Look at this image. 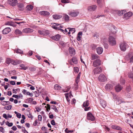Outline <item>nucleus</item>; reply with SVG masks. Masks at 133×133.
<instances>
[{"label": "nucleus", "instance_id": "49530a36", "mask_svg": "<svg viewBox=\"0 0 133 133\" xmlns=\"http://www.w3.org/2000/svg\"><path fill=\"white\" fill-rule=\"evenodd\" d=\"M131 90L130 86L129 85L127 87L126 89V90L128 92H129Z\"/></svg>", "mask_w": 133, "mask_h": 133}, {"label": "nucleus", "instance_id": "412c9836", "mask_svg": "<svg viewBox=\"0 0 133 133\" xmlns=\"http://www.w3.org/2000/svg\"><path fill=\"white\" fill-rule=\"evenodd\" d=\"M97 53L99 55L101 54L103 51V49L101 47H98L96 49Z\"/></svg>", "mask_w": 133, "mask_h": 133}, {"label": "nucleus", "instance_id": "774afa93", "mask_svg": "<svg viewBox=\"0 0 133 133\" xmlns=\"http://www.w3.org/2000/svg\"><path fill=\"white\" fill-rule=\"evenodd\" d=\"M0 131L3 133L4 132V129L2 127H0Z\"/></svg>", "mask_w": 133, "mask_h": 133}, {"label": "nucleus", "instance_id": "f8f14e48", "mask_svg": "<svg viewBox=\"0 0 133 133\" xmlns=\"http://www.w3.org/2000/svg\"><path fill=\"white\" fill-rule=\"evenodd\" d=\"M69 51L70 55L71 56H74L75 54V51L74 49L73 48H69Z\"/></svg>", "mask_w": 133, "mask_h": 133}, {"label": "nucleus", "instance_id": "6e6d98bb", "mask_svg": "<svg viewBox=\"0 0 133 133\" xmlns=\"http://www.w3.org/2000/svg\"><path fill=\"white\" fill-rule=\"evenodd\" d=\"M12 22H11L8 21L6 23L5 25H10L11 26V25H12L11 24L12 23Z\"/></svg>", "mask_w": 133, "mask_h": 133}, {"label": "nucleus", "instance_id": "3c124183", "mask_svg": "<svg viewBox=\"0 0 133 133\" xmlns=\"http://www.w3.org/2000/svg\"><path fill=\"white\" fill-rule=\"evenodd\" d=\"M128 76L130 78H133V73L131 72L129 73Z\"/></svg>", "mask_w": 133, "mask_h": 133}, {"label": "nucleus", "instance_id": "9b49d317", "mask_svg": "<svg viewBox=\"0 0 133 133\" xmlns=\"http://www.w3.org/2000/svg\"><path fill=\"white\" fill-rule=\"evenodd\" d=\"M33 31L32 29L29 28H26L23 30L22 32L25 33H29L33 32Z\"/></svg>", "mask_w": 133, "mask_h": 133}, {"label": "nucleus", "instance_id": "864d4df0", "mask_svg": "<svg viewBox=\"0 0 133 133\" xmlns=\"http://www.w3.org/2000/svg\"><path fill=\"white\" fill-rule=\"evenodd\" d=\"M27 115L28 117L29 118H33L32 115L29 112Z\"/></svg>", "mask_w": 133, "mask_h": 133}, {"label": "nucleus", "instance_id": "b1692460", "mask_svg": "<svg viewBox=\"0 0 133 133\" xmlns=\"http://www.w3.org/2000/svg\"><path fill=\"white\" fill-rule=\"evenodd\" d=\"M112 95H113V98L116 101H118V102L120 101L121 102V99H120L119 97L116 95H115L113 93H112Z\"/></svg>", "mask_w": 133, "mask_h": 133}, {"label": "nucleus", "instance_id": "bf43d9fd", "mask_svg": "<svg viewBox=\"0 0 133 133\" xmlns=\"http://www.w3.org/2000/svg\"><path fill=\"white\" fill-rule=\"evenodd\" d=\"M42 130L44 131H46L47 130V128L44 127H42L41 128Z\"/></svg>", "mask_w": 133, "mask_h": 133}, {"label": "nucleus", "instance_id": "58836bf2", "mask_svg": "<svg viewBox=\"0 0 133 133\" xmlns=\"http://www.w3.org/2000/svg\"><path fill=\"white\" fill-rule=\"evenodd\" d=\"M33 7L31 5H29L26 6L27 9L28 10L30 11L33 8Z\"/></svg>", "mask_w": 133, "mask_h": 133}, {"label": "nucleus", "instance_id": "c03bdc74", "mask_svg": "<svg viewBox=\"0 0 133 133\" xmlns=\"http://www.w3.org/2000/svg\"><path fill=\"white\" fill-rule=\"evenodd\" d=\"M65 97H66V99L67 101L68 102H69L70 101V100L69 99L68 96V94H67V93L65 94Z\"/></svg>", "mask_w": 133, "mask_h": 133}, {"label": "nucleus", "instance_id": "ddd939ff", "mask_svg": "<svg viewBox=\"0 0 133 133\" xmlns=\"http://www.w3.org/2000/svg\"><path fill=\"white\" fill-rule=\"evenodd\" d=\"M110 30V31L114 34L116 33L117 31V28L113 25H112L111 26Z\"/></svg>", "mask_w": 133, "mask_h": 133}, {"label": "nucleus", "instance_id": "e433bc0d", "mask_svg": "<svg viewBox=\"0 0 133 133\" xmlns=\"http://www.w3.org/2000/svg\"><path fill=\"white\" fill-rule=\"evenodd\" d=\"M63 17L64 18L65 21H68L69 20V17L67 15L65 14H64Z\"/></svg>", "mask_w": 133, "mask_h": 133}, {"label": "nucleus", "instance_id": "603ef678", "mask_svg": "<svg viewBox=\"0 0 133 133\" xmlns=\"http://www.w3.org/2000/svg\"><path fill=\"white\" fill-rule=\"evenodd\" d=\"M38 119H36L34 122L33 125L35 126L38 123Z\"/></svg>", "mask_w": 133, "mask_h": 133}, {"label": "nucleus", "instance_id": "a211bd4d", "mask_svg": "<svg viewBox=\"0 0 133 133\" xmlns=\"http://www.w3.org/2000/svg\"><path fill=\"white\" fill-rule=\"evenodd\" d=\"M22 62V61L20 60L13 61H11V63L14 65H16L21 63Z\"/></svg>", "mask_w": 133, "mask_h": 133}, {"label": "nucleus", "instance_id": "f704fd0d", "mask_svg": "<svg viewBox=\"0 0 133 133\" xmlns=\"http://www.w3.org/2000/svg\"><path fill=\"white\" fill-rule=\"evenodd\" d=\"M61 86L58 85V84H55L54 87V88L55 90H58L61 89Z\"/></svg>", "mask_w": 133, "mask_h": 133}, {"label": "nucleus", "instance_id": "f03ea898", "mask_svg": "<svg viewBox=\"0 0 133 133\" xmlns=\"http://www.w3.org/2000/svg\"><path fill=\"white\" fill-rule=\"evenodd\" d=\"M108 41L109 44L111 45H114L116 44L115 39L111 36H109Z\"/></svg>", "mask_w": 133, "mask_h": 133}, {"label": "nucleus", "instance_id": "c85d7f7f", "mask_svg": "<svg viewBox=\"0 0 133 133\" xmlns=\"http://www.w3.org/2000/svg\"><path fill=\"white\" fill-rule=\"evenodd\" d=\"M53 17L55 19H59L62 17V16L58 15H53Z\"/></svg>", "mask_w": 133, "mask_h": 133}, {"label": "nucleus", "instance_id": "052dcab7", "mask_svg": "<svg viewBox=\"0 0 133 133\" xmlns=\"http://www.w3.org/2000/svg\"><path fill=\"white\" fill-rule=\"evenodd\" d=\"M23 5L22 3H19L18 5V6L19 8H22L23 7Z\"/></svg>", "mask_w": 133, "mask_h": 133}, {"label": "nucleus", "instance_id": "72a5a7b5", "mask_svg": "<svg viewBox=\"0 0 133 133\" xmlns=\"http://www.w3.org/2000/svg\"><path fill=\"white\" fill-rule=\"evenodd\" d=\"M12 106L11 105H9L7 106H5L4 107V108L7 110H10Z\"/></svg>", "mask_w": 133, "mask_h": 133}, {"label": "nucleus", "instance_id": "5fc2aeb1", "mask_svg": "<svg viewBox=\"0 0 133 133\" xmlns=\"http://www.w3.org/2000/svg\"><path fill=\"white\" fill-rule=\"evenodd\" d=\"M120 82L122 84H124L125 83V81L124 80L123 78H121L120 79Z\"/></svg>", "mask_w": 133, "mask_h": 133}, {"label": "nucleus", "instance_id": "0eeeda50", "mask_svg": "<svg viewBox=\"0 0 133 133\" xmlns=\"http://www.w3.org/2000/svg\"><path fill=\"white\" fill-rule=\"evenodd\" d=\"M87 118L88 120L93 121L95 119L94 116L90 112H89L87 114Z\"/></svg>", "mask_w": 133, "mask_h": 133}, {"label": "nucleus", "instance_id": "bb28decb", "mask_svg": "<svg viewBox=\"0 0 133 133\" xmlns=\"http://www.w3.org/2000/svg\"><path fill=\"white\" fill-rule=\"evenodd\" d=\"M40 14L43 15H49L50 13L46 11H42L40 12Z\"/></svg>", "mask_w": 133, "mask_h": 133}, {"label": "nucleus", "instance_id": "09e8293b", "mask_svg": "<svg viewBox=\"0 0 133 133\" xmlns=\"http://www.w3.org/2000/svg\"><path fill=\"white\" fill-rule=\"evenodd\" d=\"M12 91H13V92L14 93H15V94H16V91H20V89L19 88H18L17 89H13V90H12Z\"/></svg>", "mask_w": 133, "mask_h": 133}, {"label": "nucleus", "instance_id": "c9c22d12", "mask_svg": "<svg viewBox=\"0 0 133 133\" xmlns=\"http://www.w3.org/2000/svg\"><path fill=\"white\" fill-rule=\"evenodd\" d=\"M51 108L54 110L56 112H58V111L55 106L53 105H51Z\"/></svg>", "mask_w": 133, "mask_h": 133}, {"label": "nucleus", "instance_id": "9d476101", "mask_svg": "<svg viewBox=\"0 0 133 133\" xmlns=\"http://www.w3.org/2000/svg\"><path fill=\"white\" fill-rule=\"evenodd\" d=\"M78 14V12L75 11L70 12L68 14L69 15L73 17L76 16Z\"/></svg>", "mask_w": 133, "mask_h": 133}, {"label": "nucleus", "instance_id": "a878e982", "mask_svg": "<svg viewBox=\"0 0 133 133\" xmlns=\"http://www.w3.org/2000/svg\"><path fill=\"white\" fill-rule=\"evenodd\" d=\"M107 39H103V42L104 44V45L105 48L106 49L108 48V47L109 45L107 43Z\"/></svg>", "mask_w": 133, "mask_h": 133}, {"label": "nucleus", "instance_id": "2f4dec72", "mask_svg": "<svg viewBox=\"0 0 133 133\" xmlns=\"http://www.w3.org/2000/svg\"><path fill=\"white\" fill-rule=\"evenodd\" d=\"M82 34V32H78L77 37V39L78 41H79L81 40V37L80 35H81Z\"/></svg>", "mask_w": 133, "mask_h": 133}, {"label": "nucleus", "instance_id": "7c9ffc66", "mask_svg": "<svg viewBox=\"0 0 133 133\" xmlns=\"http://www.w3.org/2000/svg\"><path fill=\"white\" fill-rule=\"evenodd\" d=\"M15 32L16 35H21L22 34V31L18 29L16 30Z\"/></svg>", "mask_w": 133, "mask_h": 133}, {"label": "nucleus", "instance_id": "338daca9", "mask_svg": "<svg viewBox=\"0 0 133 133\" xmlns=\"http://www.w3.org/2000/svg\"><path fill=\"white\" fill-rule=\"evenodd\" d=\"M10 83L12 85H14L15 84V82L14 81H11L10 82Z\"/></svg>", "mask_w": 133, "mask_h": 133}, {"label": "nucleus", "instance_id": "a18cd8bd", "mask_svg": "<svg viewBox=\"0 0 133 133\" xmlns=\"http://www.w3.org/2000/svg\"><path fill=\"white\" fill-rule=\"evenodd\" d=\"M123 12H125V10H123L121 11H118V14L119 15H123Z\"/></svg>", "mask_w": 133, "mask_h": 133}, {"label": "nucleus", "instance_id": "c756f323", "mask_svg": "<svg viewBox=\"0 0 133 133\" xmlns=\"http://www.w3.org/2000/svg\"><path fill=\"white\" fill-rule=\"evenodd\" d=\"M89 105V103L88 100H87L84 102L83 103V105L85 107H88Z\"/></svg>", "mask_w": 133, "mask_h": 133}, {"label": "nucleus", "instance_id": "5701e85b", "mask_svg": "<svg viewBox=\"0 0 133 133\" xmlns=\"http://www.w3.org/2000/svg\"><path fill=\"white\" fill-rule=\"evenodd\" d=\"M100 104L103 108H105L107 105V103L105 101L103 100H100Z\"/></svg>", "mask_w": 133, "mask_h": 133}, {"label": "nucleus", "instance_id": "4c0bfd02", "mask_svg": "<svg viewBox=\"0 0 133 133\" xmlns=\"http://www.w3.org/2000/svg\"><path fill=\"white\" fill-rule=\"evenodd\" d=\"M14 51L17 53L22 54L23 53V52L19 49H17V50H15Z\"/></svg>", "mask_w": 133, "mask_h": 133}, {"label": "nucleus", "instance_id": "de8ad7c7", "mask_svg": "<svg viewBox=\"0 0 133 133\" xmlns=\"http://www.w3.org/2000/svg\"><path fill=\"white\" fill-rule=\"evenodd\" d=\"M61 2L62 3H69V0H62Z\"/></svg>", "mask_w": 133, "mask_h": 133}, {"label": "nucleus", "instance_id": "4468645a", "mask_svg": "<svg viewBox=\"0 0 133 133\" xmlns=\"http://www.w3.org/2000/svg\"><path fill=\"white\" fill-rule=\"evenodd\" d=\"M11 31V29L10 28H5L2 31V33L4 34H8Z\"/></svg>", "mask_w": 133, "mask_h": 133}, {"label": "nucleus", "instance_id": "1a4fd4ad", "mask_svg": "<svg viewBox=\"0 0 133 133\" xmlns=\"http://www.w3.org/2000/svg\"><path fill=\"white\" fill-rule=\"evenodd\" d=\"M123 87L119 84H117L115 87V91L117 92L120 91L122 89Z\"/></svg>", "mask_w": 133, "mask_h": 133}, {"label": "nucleus", "instance_id": "e2e57ef3", "mask_svg": "<svg viewBox=\"0 0 133 133\" xmlns=\"http://www.w3.org/2000/svg\"><path fill=\"white\" fill-rule=\"evenodd\" d=\"M51 124L53 125H55V121L54 120H52L51 121Z\"/></svg>", "mask_w": 133, "mask_h": 133}, {"label": "nucleus", "instance_id": "cd10ccee", "mask_svg": "<svg viewBox=\"0 0 133 133\" xmlns=\"http://www.w3.org/2000/svg\"><path fill=\"white\" fill-rule=\"evenodd\" d=\"M111 128L112 129H116L117 130H122V128L120 127H119L118 126L115 125H112L111 126Z\"/></svg>", "mask_w": 133, "mask_h": 133}, {"label": "nucleus", "instance_id": "393cba45", "mask_svg": "<svg viewBox=\"0 0 133 133\" xmlns=\"http://www.w3.org/2000/svg\"><path fill=\"white\" fill-rule=\"evenodd\" d=\"M60 37V35H59L58 34L52 37V39L54 40L58 41Z\"/></svg>", "mask_w": 133, "mask_h": 133}, {"label": "nucleus", "instance_id": "13d9d810", "mask_svg": "<svg viewBox=\"0 0 133 133\" xmlns=\"http://www.w3.org/2000/svg\"><path fill=\"white\" fill-rule=\"evenodd\" d=\"M23 128H24V129H22V131L23 132H24V133H28V131L25 129L24 127H23Z\"/></svg>", "mask_w": 133, "mask_h": 133}, {"label": "nucleus", "instance_id": "2eb2a0df", "mask_svg": "<svg viewBox=\"0 0 133 133\" xmlns=\"http://www.w3.org/2000/svg\"><path fill=\"white\" fill-rule=\"evenodd\" d=\"M97 6L96 5H93L89 6L88 10L90 11H94L96 9Z\"/></svg>", "mask_w": 133, "mask_h": 133}, {"label": "nucleus", "instance_id": "7ed1b4c3", "mask_svg": "<svg viewBox=\"0 0 133 133\" xmlns=\"http://www.w3.org/2000/svg\"><path fill=\"white\" fill-rule=\"evenodd\" d=\"M101 61L99 59H97L94 61L93 62L92 65L94 67H96L101 65Z\"/></svg>", "mask_w": 133, "mask_h": 133}, {"label": "nucleus", "instance_id": "4be33fe9", "mask_svg": "<svg viewBox=\"0 0 133 133\" xmlns=\"http://www.w3.org/2000/svg\"><path fill=\"white\" fill-rule=\"evenodd\" d=\"M68 29H69V31L68 32V34H70L71 33L73 34L74 33L75 31V29L74 28H68Z\"/></svg>", "mask_w": 133, "mask_h": 133}, {"label": "nucleus", "instance_id": "a19ab883", "mask_svg": "<svg viewBox=\"0 0 133 133\" xmlns=\"http://www.w3.org/2000/svg\"><path fill=\"white\" fill-rule=\"evenodd\" d=\"M20 66L22 68V69L24 70H26L28 68L26 67L23 64H21L20 65Z\"/></svg>", "mask_w": 133, "mask_h": 133}, {"label": "nucleus", "instance_id": "423d86ee", "mask_svg": "<svg viewBox=\"0 0 133 133\" xmlns=\"http://www.w3.org/2000/svg\"><path fill=\"white\" fill-rule=\"evenodd\" d=\"M132 12H129L124 14V16L123 17V18L124 19H128L132 16Z\"/></svg>", "mask_w": 133, "mask_h": 133}, {"label": "nucleus", "instance_id": "473e14b6", "mask_svg": "<svg viewBox=\"0 0 133 133\" xmlns=\"http://www.w3.org/2000/svg\"><path fill=\"white\" fill-rule=\"evenodd\" d=\"M72 62L75 64L77 63V58L75 57H73L72 59Z\"/></svg>", "mask_w": 133, "mask_h": 133}, {"label": "nucleus", "instance_id": "ea45409f", "mask_svg": "<svg viewBox=\"0 0 133 133\" xmlns=\"http://www.w3.org/2000/svg\"><path fill=\"white\" fill-rule=\"evenodd\" d=\"M5 124L6 125L9 127H11L13 125V123H9L8 121H7L6 122Z\"/></svg>", "mask_w": 133, "mask_h": 133}, {"label": "nucleus", "instance_id": "39448f33", "mask_svg": "<svg viewBox=\"0 0 133 133\" xmlns=\"http://www.w3.org/2000/svg\"><path fill=\"white\" fill-rule=\"evenodd\" d=\"M102 70L101 67H98L95 68L93 71V72L94 74L100 73L102 72Z\"/></svg>", "mask_w": 133, "mask_h": 133}, {"label": "nucleus", "instance_id": "f257e3e1", "mask_svg": "<svg viewBox=\"0 0 133 133\" xmlns=\"http://www.w3.org/2000/svg\"><path fill=\"white\" fill-rule=\"evenodd\" d=\"M119 47L121 50L122 51H125L128 48V45L126 42H123L120 44Z\"/></svg>", "mask_w": 133, "mask_h": 133}, {"label": "nucleus", "instance_id": "6e6552de", "mask_svg": "<svg viewBox=\"0 0 133 133\" xmlns=\"http://www.w3.org/2000/svg\"><path fill=\"white\" fill-rule=\"evenodd\" d=\"M8 3L10 5L14 6L16 5L17 2V0H8Z\"/></svg>", "mask_w": 133, "mask_h": 133}, {"label": "nucleus", "instance_id": "0e129e2a", "mask_svg": "<svg viewBox=\"0 0 133 133\" xmlns=\"http://www.w3.org/2000/svg\"><path fill=\"white\" fill-rule=\"evenodd\" d=\"M21 114L19 113H18V114H17L16 115L17 117L19 118H21Z\"/></svg>", "mask_w": 133, "mask_h": 133}, {"label": "nucleus", "instance_id": "79ce46f5", "mask_svg": "<svg viewBox=\"0 0 133 133\" xmlns=\"http://www.w3.org/2000/svg\"><path fill=\"white\" fill-rule=\"evenodd\" d=\"M11 59L9 58H7L6 63L7 64H9L11 62Z\"/></svg>", "mask_w": 133, "mask_h": 133}, {"label": "nucleus", "instance_id": "8fccbe9b", "mask_svg": "<svg viewBox=\"0 0 133 133\" xmlns=\"http://www.w3.org/2000/svg\"><path fill=\"white\" fill-rule=\"evenodd\" d=\"M74 71L77 73H78L79 71V69L77 67H74Z\"/></svg>", "mask_w": 133, "mask_h": 133}, {"label": "nucleus", "instance_id": "37998d69", "mask_svg": "<svg viewBox=\"0 0 133 133\" xmlns=\"http://www.w3.org/2000/svg\"><path fill=\"white\" fill-rule=\"evenodd\" d=\"M34 99L33 98H27L26 99V101L30 103Z\"/></svg>", "mask_w": 133, "mask_h": 133}, {"label": "nucleus", "instance_id": "f3484780", "mask_svg": "<svg viewBox=\"0 0 133 133\" xmlns=\"http://www.w3.org/2000/svg\"><path fill=\"white\" fill-rule=\"evenodd\" d=\"M113 86L110 84H107L105 86V89L107 90H110L112 89Z\"/></svg>", "mask_w": 133, "mask_h": 133}, {"label": "nucleus", "instance_id": "69168bd1", "mask_svg": "<svg viewBox=\"0 0 133 133\" xmlns=\"http://www.w3.org/2000/svg\"><path fill=\"white\" fill-rule=\"evenodd\" d=\"M12 97H15V98L17 99H18L19 98L18 95H14L12 96Z\"/></svg>", "mask_w": 133, "mask_h": 133}, {"label": "nucleus", "instance_id": "20e7f679", "mask_svg": "<svg viewBox=\"0 0 133 133\" xmlns=\"http://www.w3.org/2000/svg\"><path fill=\"white\" fill-rule=\"evenodd\" d=\"M98 80L101 82H105L107 80V78L103 74L100 75L98 78Z\"/></svg>", "mask_w": 133, "mask_h": 133}, {"label": "nucleus", "instance_id": "680f3d73", "mask_svg": "<svg viewBox=\"0 0 133 133\" xmlns=\"http://www.w3.org/2000/svg\"><path fill=\"white\" fill-rule=\"evenodd\" d=\"M70 89V87H68L65 89V90L63 91L64 92H68Z\"/></svg>", "mask_w": 133, "mask_h": 133}, {"label": "nucleus", "instance_id": "6ab92c4d", "mask_svg": "<svg viewBox=\"0 0 133 133\" xmlns=\"http://www.w3.org/2000/svg\"><path fill=\"white\" fill-rule=\"evenodd\" d=\"M52 25H53V26H52V28L55 29L56 30L59 29V27H57V26L59 25L58 24L56 23H53Z\"/></svg>", "mask_w": 133, "mask_h": 133}, {"label": "nucleus", "instance_id": "aec40b11", "mask_svg": "<svg viewBox=\"0 0 133 133\" xmlns=\"http://www.w3.org/2000/svg\"><path fill=\"white\" fill-rule=\"evenodd\" d=\"M91 60H93L95 59H99V57L97 54H92L91 56Z\"/></svg>", "mask_w": 133, "mask_h": 133}, {"label": "nucleus", "instance_id": "4d7b16f0", "mask_svg": "<svg viewBox=\"0 0 133 133\" xmlns=\"http://www.w3.org/2000/svg\"><path fill=\"white\" fill-rule=\"evenodd\" d=\"M38 120L41 121L42 120V117L40 115H39L38 116Z\"/></svg>", "mask_w": 133, "mask_h": 133}, {"label": "nucleus", "instance_id": "dca6fc26", "mask_svg": "<svg viewBox=\"0 0 133 133\" xmlns=\"http://www.w3.org/2000/svg\"><path fill=\"white\" fill-rule=\"evenodd\" d=\"M132 53H130L126 56V57L129 58L130 59V63L133 62V55L131 54Z\"/></svg>", "mask_w": 133, "mask_h": 133}]
</instances>
